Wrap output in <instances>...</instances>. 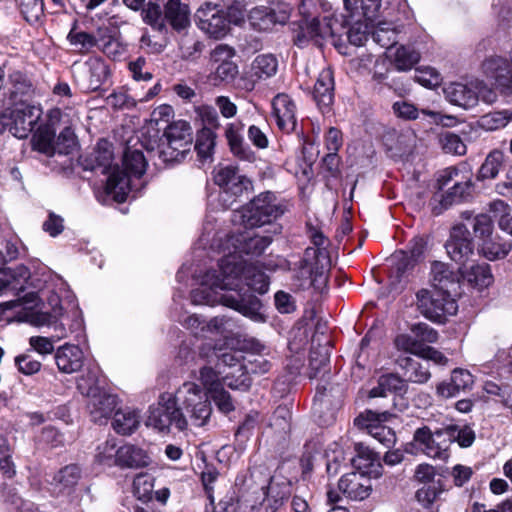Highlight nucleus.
<instances>
[{
	"label": "nucleus",
	"mask_w": 512,
	"mask_h": 512,
	"mask_svg": "<svg viewBox=\"0 0 512 512\" xmlns=\"http://www.w3.org/2000/svg\"><path fill=\"white\" fill-rule=\"evenodd\" d=\"M218 266L219 270H208L202 277L201 286L192 290V303L211 306L221 303L244 316L255 318L260 301L253 295L241 294L237 290L244 281L251 290L266 293L269 289L266 274L256 265L242 264L231 255L223 257Z\"/></svg>",
	"instance_id": "obj_1"
},
{
	"label": "nucleus",
	"mask_w": 512,
	"mask_h": 512,
	"mask_svg": "<svg viewBox=\"0 0 512 512\" xmlns=\"http://www.w3.org/2000/svg\"><path fill=\"white\" fill-rule=\"evenodd\" d=\"M183 410L194 426L202 427L210 419L211 403L194 382L183 383L175 394L162 393L157 405L150 407L145 424L160 432H168L171 426L184 431L188 428V419Z\"/></svg>",
	"instance_id": "obj_2"
},
{
	"label": "nucleus",
	"mask_w": 512,
	"mask_h": 512,
	"mask_svg": "<svg viewBox=\"0 0 512 512\" xmlns=\"http://www.w3.org/2000/svg\"><path fill=\"white\" fill-rule=\"evenodd\" d=\"M288 210V202L271 191H265L232 214L234 224L254 228L271 224Z\"/></svg>",
	"instance_id": "obj_3"
},
{
	"label": "nucleus",
	"mask_w": 512,
	"mask_h": 512,
	"mask_svg": "<svg viewBox=\"0 0 512 512\" xmlns=\"http://www.w3.org/2000/svg\"><path fill=\"white\" fill-rule=\"evenodd\" d=\"M123 165L125 171L118 167L110 172L107 183L106 193L119 203L126 200L131 189V177H141L146 170L147 160L142 151L127 148L123 156Z\"/></svg>",
	"instance_id": "obj_4"
},
{
	"label": "nucleus",
	"mask_w": 512,
	"mask_h": 512,
	"mask_svg": "<svg viewBox=\"0 0 512 512\" xmlns=\"http://www.w3.org/2000/svg\"><path fill=\"white\" fill-rule=\"evenodd\" d=\"M41 117V109L26 100L11 104L0 115V133L8 131L14 137L25 139Z\"/></svg>",
	"instance_id": "obj_5"
},
{
	"label": "nucleus",
	"mask_w": 512,
	"mask_h": 512,
	"mask_svg": "<svg viewBox=\"0 0 512 512\" xmlns=\"http://www.w3.org/2000/svg\"><path fill=\"white\" fill-rule=\"evenodd\" d=\"M228 15L229 18L217 5L206 2L197 10L195 17L203 32L212 38L221 39L228 34L231 23L238 25L244 19L242 9L238 7H229Z\"/></svg>",
	"instance_id": "obj_6"
},
{
	"label": "nucleus",
	"mask_w": 512,
	"mask_h": 512,
	"mask_svg": "<svg viewBox=\"0 0 512 512\" xmlns=\"http://www.w3.org/2000/svg\"><path fill=\"white\" fill-rule=\"evenodd\" d=\"M214 183L221 189L220 201L225 209L232 208L244 194L253 190L251 180L237 166H220L214 170Z\"/></svg>",
	"instance_id": "obj_7"
},
{
	"label": "nucleus",
	"mask_w": 512,
	"mask_h": 512,
	"mask_svg": "<svg viewBox=\"0 0 512 512\" xmlns=\"http://www.w3.org/2000/svg\"><path fill=\"white\" fill-rule=\"evenodd\" d=\"M417 307L421 314L434 322H444L447 316L456 314L458 305L448 290L422 289L417 292Z\"/></svg>",
	"instance_id": "obj_8"
},
{
	"label": "nucleus",
	"mask_w": 512,
	"mask_h": 512,
	"mask_svg": "<svg viewBox=\"0 0 512 512\" xmlns=\"http://www.w3.org/2000/svg\"><path fill=\"white\" fill-rule=\"evenodd\" d=\"M164 136L167 144L159 152L164 162H179L192 145V129L190 124L184 120L172 122L165 129Z\"/></svg>",
	"instance_id": "obj_9"
},
{
	"label": "nucleus",
	"mask_w": 512,
	"mask_h": 512,
	"mask_svg": "<svg viewBox=\"0 0 512 512\" xmlns=\"http://www.w3.org/2000/svg\"><path fill=\"white\" fill-rule=\"evenodd\" d=\"M332 24L333 20L328 17L313 18L312 20L305 19L293 23V43L298 47H304L309 42H314L320 46L323 41L331 38L336 46Z\"/></svg>",
	"instance_id": "obj_10"
},
{
	"label": "nucleus",
	"mask_w": 512,
	"mask_h": 512,
	"mask_svg": "<svg viewBox=\"0 0 512 512\" xmlns=\"http://www.w3.org/2000/svg\"><path fill=\"white\" fill-rule=\"evenodd\" d=\"M448 435L446 426L434 431L428 426H423L415 430L413 440L428 457L445 460L449 457L451 445Z\"/></svg>",
	"instance_id": "obj_11"
},
{
	"label": "nucleus",
	"mask_w": 512,
	"mask_h": 512,
	"mask_svg": "<svg viewBox=\"0 0 512 512\" xmlns=\"http://www.w3.org/2000/svg\"><path fill=\"white\" fill-rule=\"evenodd\" d=\"M77 388L81 394L89 398L88 409L92 421L95 423L106 422L113 414L117 406V397L105 392H101L98 386H86V380L77 382Z\"/></svg>",
	"instance_id": "obj_12"
},
{
	"label": "nucleus",
	"mask_w": 512,
	"mask_h": 512,
	"mask_svg": "<svg viewBox=\"0 0 512 512\" xmlns=\"http://www.w3.org/2000/svg\"><path fill=\"white\" fill-rule=\"evenodd\" d=\"M331 266L330 257L315 259L313 267L310 269L302 268L294 279V286L298 290H307L313 288L318 293H323L327 289L328 274Z\"/></svg>",
	"instance_id": "obj_13"
},
{
	"label": "nucleus",
	"mask_w": 512,
	"mask_h": 512,
	"mask_svg": "<svg viewBox=\"0 0 512 512\" xmlns=\"http://www.w3.org/2000/svg\"><path fill=\"white\" fill-rule=\"evenodd\" d=\"M278 60L273 54H260L254 58L250 70L240 77V87L252 91L257 83L266 81L276 75Z\"/></svg>",
	"instance_id": "obj_14"
},
{
	"label": "nucleus",
	"mask_w": 512,
	"mask_h": 512,
	"mask_svg": "<svg viewBox=\"0 0 512 512\" xmlns=\"http://www.w3.org/2000/svg\"><path fill=\"white\" fill-rule=\"evenodd\" d=\"M392 416L393 414L389 411L373 410H367L360 416L368 434L388 449L395 445L397 438L395 431L383 423L389 421Z\"/></svg>",
	"instance_id": "obj_15"
},
{
	"label": "nucleus",
	"mask_w": 512,
	"mask_h": 512,
	"mask_svg": "<svg viewBox=\"0 0 512 512\" xmlns=\"http://www.w3.org/2000/svg\"><path fill=\"white\" fill-rule=\"evenodd\" d=\"M272 243L270 236H261L252 233H238L229 235L226 244L232 247L233 252L229 251L228 255L240 257L241 255L260 256L266 248Z\"/></svg>",
	"instance_id": "obj_16"
},
{
	"label": "nucleus",
	"mask_w": 512,
	"mask_h": 512,
	"mask_svg": "<svg viewBox=\"0 0 512 512\" xmlns=\"http://www.w3.org/2000/svg\"><path fill=\"white\" fill-rule=\"evenodd\" d=\"M481 67L486 77L493 79L502 93H512V51L509 62L501 56L492 55L483 61Z\"/></svg>",
	"instance_id": "obj_17"
},
{
	"label": "nucleus",
	"mask_w": 512,
	"mask_h": 512,
	"mask_svg": "<svg viewBox=\"0 0 512 512\" xmlns=\"http://www.w3.org/2000/svg\"><path fill=\"white\" fill-rule=\"evenodd\" d=\"M473 247L469 229L464 224L455 225L445 245L449 257L465 266L466 261L473 255Z\"/></svg>",
	"instance_id": "obj_18"
},
{
	"label": "nucleus",
	"mask_w": 512,
	"mask_h": 512,
	"mask_svg": "<svg viewBox=\"0 0 512 512\" xmlns=\"http://www.w3.org/2000/svg\"><path fill=\"white\" fill-rule=\"evenodd\" d=\"M250 26L257 31H270L276 25H284L290 18V12L286 8L274 9L266 6L252 8L248 13Z\"/></svg>",
	"instance_id": "obj_19"
},
{
	"label": "nucleus",
	"mask_w": 512,
	"mask_h": 512,
	"mask_svg": "<svg viewBox=\"0 0 512 512\" xmlns=\"http://www.w3.org/2000/svg\"><path fill=\"white\" fill-rule=\"evenodd\" d=\"M6 261L3 252L0 250V294L11 292L18 295L25 290L26 283L31 275L30 270L25 265L3 269Z\"/></svg>",
	"instance_id": "obj_20"
},
{
	"label": "nucleus",
	"mask_w": 512,
	"mask_h": 512,
	"mask_svg": "<svg viewBox=\"0 0 512 512\" xmlns=\"http://www.w3.org/2000/svg\"><path fill=\"white\" fill-rule=\"evenodd\" d=\"M270 369L271 362L263 355H251L243 362V365H240L241 374L234 381L230 380V376L227 374L224 377V382L232 389H247L251 384L248 374H264Z\"/></svg>",
	"instance_id": "obj_21"
},
{
	"label": "nucleus",
	"mask_w": 512,
	"mask_h": 512,
	"mask_svg": "<svg viewBox=\"0 0 512 512\" xmlns=\"http://www.w3.org/2000/svg\"><path fill=\"white\" fill-rule=\"evenodd\" d=\"M243 130L244 124L241 121L228 123L225 128V138L234 157L252 163L256 160V153L245 142Z\"/></svg>",
	"instance_id": "obj_22"
},
{
	"label": "nucleus",
	"mask_w": 512,
	"mask_h": 512,
	"mask_svg": "<svg viewBox=\"0 0 512 512\" xmlns=\"http://www.w3.org/2000/svg\"><path fill=\"white\" fill-rule=\"evenodd\" d=\"M272 106L278 128L285 133L294 131L297 125L296 105L291 97L285 93L277 94Z\"/></svg>",
	"instance_id": "obj_23"
},
{
	"label": "nucleus",
	"mask_w": 512,
	"mask_h": 512,
	"mask_svg": "<svg viewBox=\"0 0 512 512\" xmlns=\"http://www.w3.org/2000/svg\"><path fill=\"white\" fill-rule=\"evenodd\" d=\"M339 492L351 500H364L372 491L370 480L358 473H347L338 482Z\"/></svg>",
	"instance_id": "obj_24"
},
{
	"label": "nucleus",
	"mask_w": 512,
	"mask_h": 512,
	"mask_svg": "<svg viewBox=\"0 0 512 512\" xmlns=\"http://www.w3.org/2000/svg\"><path fill=\"white\" fill-rule=\"evenodd\" d=\"M152 463L149 452L140 446L126 443L119 446L118 467L121 469H141Z\"/></svg>",
	"instance_id": "obj_25"
},
{
	"label": "nucleus",
	"mask_w": 512,
	"mask_h": 512,
	"mask_svg": "<svg viewBox=\"0 0 512 512\" xmlns=\"http://www.w3.org/2000/svg\"><path fill=\"white\" fill-rule=\"evenodd\" d=\"M478 87L463 83H450L444 88L446 99L453 105L463 109H470L477 105L479 95Z\"/></svg>",
	"instance_id": "obj_26"
},
{
	"label": "nucleus",
	"mask_w": 512,
	"mask_h": 512,
	"mask_svg": "<svg viewBox=\"0 0 512 512\" xmlns=\"http://www.w3.org/2000/svg\"><path fill=\"white\" fill-rule=\"evenodd\" d=\"M55 362L59 371L71 374L79 371L84 363V353L78 345L64 344L55 353Z\"/></svg>",
	"instance_id": "obj_27"
},
{
	"label": "nucleus",
	"mask_w": 512,
	"mask_h": 512,
	"mask_svg": "<svg viewBox=\"0 0 512 512\" xmlns=\"http://www.w3.org/2000/svg\"><path fill=\"white\" fill-rule=\"evenodd\" d=\"M51 328L54 332L52 336L55 341L68 337H73L78 341L84 336V326L81 319L78 317H71L65 313H60L55 316Z\"/></svg>",
	"instance_id": "obj_28"
},
{
	"label": "nucleus",
	"mask_w": 512,
	"mask_h": 512,
	"mask_svg": "<svg viewBox=\"0 0 512 512\" xmlns=\"http://www.w3.org/2000/svg\"><path fill=\"white\" fill-rule=\"evenodd\" d=\"M98 41V49L113 60L121 58L126 52L125 45L118 37L117 29L109 25L99 26Z\"/></svg>",
	"instance_id": "obj_29"
},
{
	"label": "nucleus",
	"mask_w": 512,
	"mask_h": 512,
	"mask_svg": "<svg viewBox=\"0 0 512 512\" xmlns=\"http://www.w3.org/2000/svg\"><path fill=\"white\" fill-rule=\"evenodd\" d=\"M32 93V83L23 72L13 71L9 74L5 95L8 96L11 104L21 100L28 101Z\"/></svg>",
	"instance_id": "obj_30"
},
{
	"label": "nucleus",
	"mask_w": 512,
	"mask_h": 512,
	"mask_svg": "<svg viewBox=\"0 0 512 512\" xmlns=\"http://www.w3.org/2000/svg\"><path fill=\"white\" fill-rule=\"evenodd\" d=\"M313 98L320 107H329L334 99V76L330 68L323 69L314 85Z\"/></svg>",
	"instance_id": "obj_31"
},
{
	"label": "nucleus",
	"mask_w": 512,
	"mask_h": 512,
	"mask_svg": "<svg viewBox=\"0 0 512 512\" xmlns=\"http://www.w3.org/2000/svg\"><path fill=\"white\" fill-rule=\"evenodd\" d=\"M396 363L403 370L406 382L424 384L431 378L429 365L421 363L410 356H399Z\"/></svg>",
	"instance_id": "obj_32"
},
{
	"label": "nucleus",
	"mask_w": 512,
	"mask_h": 512,
	"mask_svg": "<svg viewBox=\"0 0 512 512\" xmlns=\"http://www.w3.org/2000/svg\"><path fill=\"white\" fill-rule=\"evenodd\" d=\"M81 468L76 464H70L61 468L53 477V485L58 493L70 494L81 479Z\"/></svg>",
	"instance_id": "obj_33"
},
{
	"label": "nucleus",
	"mask_w": 512,
	"mask_h": 512,
	"mask_svg": "<svg viewBox=\"0 0 512 512\" xmlns=\"http://www.w3.org/2000/svg\"><path fill=\"white\" fill-rule=\"evenodd\" d=\"M354 449L356 452L352 459L354 466L363 470L364 473L378 474V469L381 468L379 455L362 443H355Z\"/></svg>",
	"instance_id": "obj_34"
},
{
	"label": "nucleus",
	"mask_w": 512,
	"mask_h": 512,
	"mask_svg": "<svg viewBox=\"0 0 512 512\" xmlns=\"http://www.w3.org/2000/svg\"><path fill=\"white\" fill-rule=\"evenodd\" d=\"M99 27L94 33L87 31L78 30L76 24L71 28L67 35V40L70 45L77 48L81 54H88L93 51L94 48L98 49L99 44Z\"/></svg>",
	"instance_id": "obj_35"
},
{
	"label": "nucleus",
	"mask_w": 512,
	"mask_h": 512,
	"mask_svg": "<svg viewBox=\"0 0 512 512\" xmlns=\"http://www.w3.org/2000/svg\"><path fill=\"white\" fill-rule=\"evenodd\" d=\"M165 19L175 30L185 29L190 23V11L180 0H169L165 5Z\"/></svg>",
	"instance_id": "obj_36"
},
{
	"label": "nucleus",
	"mask_w": 512,
	"mask_h": 512,
	"mask_svg": "<svg viewBox=\"0 0 512 512\" xmlns=\"http://www.w3.org/2000/svg\"><path fill=\"white\" fill-rule=\"evenodd\" d=\"M139 424L140 416L136 410L123 408L114 413L112 427L118 434L131 435Z\"/></svg>",
	"instance_id": "obj_37"
},
{
	"label": "nucleus",
	"mask_w": 512,
	"mask_h": 512,
	"mask_svg": "<svg viewBox=\"0 0 512 512\" xmlns=\"http://www.w3.org/2000/svg\"><path fill=\"white\" fill-rule=\"evenodd\" d=\"M472 188V179L470 175L461 177V180L455 182L445 194H441L440 203L447 208L455 203L462 202L470 196Z\"/></svg>",
	"instance_id": "obj_38"
},
{
	"label": "nucleus",
	"mask_w": 512,
	"mask_h": 512,
	"mask_svg": "<svg viewBox=\"0 0 512 512\" xmlns=\"http://www.w3.org/2000/svg\"><path fill=\"white\" fill-rule=\"evenodd\" d=\"M504 158L505 155L501 150L493 149L490 151L477 172V180L495 179L503 167Z\"/></svg>",
	"instance_id": "obj_39"
},
{
	"label": "nucleus",
	"mask_w": 512,
	"mask_h": 512,
	"mask_svg": "<svg viewBox=\"0 0 512 512\" xmlns=\"http://www.w3.org/2000/svg\"><path fill=\"white\" fill-rule=\"evenodd\" d=\"M55 130L49 125L40 126L31 139L33 150H36L46 156L55 154Z\"/></svg>",
	"instance_id": "obj_40"
},
{
	"label": "nucleus",
	"mask_w": 512,
	"mask_h": 512,
	"mask_svg": "<svg viewBox=\"0 0 512 512\" xmlns=\"http://www.w3.org/2000/svg\"><path fill=\"white\" fill-rule=\"evenodd\" d=\"M306 228L311 242L316 247V249L307 248L305 251L306 256L310 257L313 254L315 259H322L324 254L325 257H329L327 247L329 246L330 242L329 239L324 235L322 229L311 222H307Z\"/></svg>",
	"instance_id": "obj_41"
},
{
	"label": "nucleus",
	"mask_w": 512,
	"mask_h": 512,
	"mask_svg": "<svg viewBox=\"0 0 512 512\" xmlns=\"http://www.w3.org/2000/svg\"><path fill=\"white\" fill-rule=\"evenodd\" d=\"M431 282L435 289L447 290L450 285L456 283V275L450 267L440 261L431 264Z\"/></svg>",
	"instance_id": "obj_42"
},
{
	"label": "nucleus",
	"mask_w": 512,
	"mask_h": 512,
	"mask_svg": "<svg viewBox=\"0 0 512 512\" xmlns=\"http://www.w3.org/2000/svg\"><path fill=\"white\" fill-rule=\"evenodd\" d=\"M119 446L115 439H107L96 448L95 462L105 467H118Z\"/></svg>",
	"instance_id": "obj_43"
},
{
	"label": "nucleus",
	"mask_w": 512,
	"mask_h": 512,
	"mask_svg": "<svg viewBox=\"0 0 512 512\" xmlns=\"http://www.w3.org/2000/svg\"><path fill=\"white\" fill-rule=\"evenodd\" d=\"M329 365V354L326 347L311 348L309 355L310 379L318 378L322 373H326Z\"/></svg>",
	"instance_id": "obj_44"
},
{
	"label": "nucleus",
	"mask_w": 512,
	"mask_h": 512,
	"mask_svg": "<svg viewBox=\"0 0 512 512\" xmlns=\"http://www.w3.org/2000/svg\"><path fill=\"white\" fill-rule=\"evenodd\" d=\"M133 493L140 502H151L154 495V477L148 473L137 474L133 480Z\"/></svg>",
	"instance_id": "obj_45"
},
{
	"label": "nucleus",
	"mask_w": 512,
	"mask_h": 512,
	"mask_svg": "<svg viewBox=\"0 0 512 512\" xmlns=\"http://www.w3.org/2000/svg\"><path fill=\"white\" fill-rule=\"evenodd\" d=\"M463 273L469 283L479 288L488 287L493 281L490 266L487 263L471 265L469 268L465 267Z\"/></svg>",
	"instance_id": "obj_46"
},
{
	"label": "nucleus",
	"mask_w": 512,
	"mask_h": 512,
	"mask_svg": "<svg viewBox=\"0 0 512 512\" xmlns=\"http://www.w3.org/2000/svg\"><path fill=\"white\" fill-rule=\"evenodd\" d=\"M420 60V54L415 49L400 46L393 54V64L398 71L411 70Z\"/></svg>",
	"instance_id": "obj_47"
},
{
	"label": "nucleus",
	"mask_w": 512,
	"mask_h": 512,
	"mask_svg": "<svg viewBox=\"0 0 512 512\" xmlns=\"http://www.w3.org/2000/svg\"><path fill=\"white\" fill-rule=\"evenodd\" d=\"M512 120V113L508 111H494L481 116L478 126L485 131H495L504 128Z\"/></svg>",
	"instance_id": "obj_48"
},
{
	"label": "nucleus",
	"mask_w": 512,
	"mask_h": 512,
	"mask_svg": "<svg viewBox=\"0 0 512 512\" xmlns=\"http://www.w3.org/2000/svg\"><path fill=\"white\" fill-rule=\"evenodd\" d=\"M216 134L211 128L203 127L197 133L195 150L201 159L209 158L215 147Z\"/></svg>",
	"instance_id": "obj_49"
},
{
	"label": "nucleus",
	"mask_w": 512,
	"mask_h": 512,
	"mask_svg": "<svg viewBox=\"0 0 512 512\" xmlns=\"http://www.w3.org/2000/svg\"><path fill=\"white\" fill-rule=\"evenodd\" d=\"M512 243L509 241H496L487 239L482 243L483 255L489 260L505 258L511 251Z\"/></svg>",
	"instance_id": "obj_50"
},
{
	"label": "nucleus",
	"mask_w": 512,
	"mask_h": 512,
	"mask_svg": "<svg viewBox=\"0 0 512 512\" xmlns=\"http://www.w3.org/2000/svg\"><path fill=\"white\" fill-rule=\"evenodd\" d=\"M394 345L398 351L409 353L417 357H420L425 347V345H422L418 341V338H416L412 333H402L397 335L394 339Z\"/></svg>",
	"instance_id": "obj_51"
},
{
	"label": "nucleus",
	"mask_w": 512,
	"mask_h": 512,
	"mask_svg": "<svg viewBox=\"0 0 512 512\" xmlns=\"http://www.w3.org/2000/svg\"><path fill=\"white\" fill-rule=\"evenodd\" d=\"M238 74V66L233 60L220 63L210 75V80L214 85L222 82L232 81Z\"/></svg>",
	"instance_id": "obj_52"
},
{
	"label": "nucleus",
	"mask_w": 512,
	"mask_h": 512,
	"mask_svg": "<svg viewBox=\"0 0 512 512\" xmlns=\"http://www.w3.org/2000/svg\"><path fill=\"white\" fill-rule=\"evenodd\" d=\"M443 491L444 487L439 479L437 482L424 485L422 488L418 489L415 497L419 503L428 507L438 499Z\"/></svg>",
	"instance_id": "obj_53"
},
{
	"label": "nucleus",
	"mask_w": 512,
	"mask_h": 512,
	"mask_svg": "<svg viewBox=\"0 0 512 512\" xmlns=\"http://www.w3.org/2000/svg\"><path fill=\"white\" fill-rule=\"evenodd\" d=\"M143 9V19L157 31L165 29V15H162L161 7L158 4L147 3Z\"/></svg>",
	"instance_id": "obj_54"
},
{
	"label": "nucleus",
	"mask_w": 512,
	"mask_h": 512,
	"mask_svg": "<svg viewBox=\"0 0 512 512\" xmlns=\"http://www.w3.org/2000/svg\"><path fill=\"white\" fill-rule=\"evenodd\" d=\"M76 144V136L73 129L65 127L55 140V153L68 155L74 150Z\"/></svg>",
	"instance_id": "obj_55"
},
{
	"label": "nucleus",
	"mask_w": 512,
	"mask_h": 512,
	"mask_svg": "<svg viewBox=\"0 0 512 512\" xmlns=\"http://www.w3.org/2000/svg\"><path fill=\"white\" fill-rule=\"evenodd\" d=\"M451 444L457 441L461 447H469L475 440V433L468 427L459 428L457 425H446Z\"/></svg>",
	"instance_id": "obj_56"
},
{
	"label": "nucleus",
	"mask_w": 512,
	"mask_h": 512,
	"mask_svg": "<svg viewBox=\"0 0 512 512\" xmlns=\"http://www.w3.org/2000/svg\"><path fill=\"white\" fill-rule=\"evenodd\" d=\"M199 380L201 381L206 391H204L201 387L200 389L203 393L206 394L208 399L209 394L222 387L218 373L211 367L204 366L200 369Z\"/></svg>",
	"instance_id": "obj_57"
},
{
	"label": "nucleus",
	"mask_w": 512,
	"mask_h": 512,
	"mask_svg": "<svg viewBox=\"0 0 512 512\" xmlns=\"http://www.w3.org/2000/svg\"><path fill=\"white\" fill-rule=\"evenodd\" d=\"M21 12L29 23L37 22L44 13L43 0H21Z\"/></svg>",
	"instance_id": "obj_58"
},
{
	"label": "nucleus",
	"mask_w": 512,
	"mask_h": 512,
	"mask_svg": "<svg viewBox=\"0 0 512 512\" xmlns=\"http://www.w3.org/2000/svg\"><path fill=\"white\" fill-rule=\"evenodd\" d=\"M12 453L13 449L7 437L0 435V469L9 477L15 474Z\"/></svg>",
	"instance_id": "obj_59"
},
{
	"label": "nucleus",
	"mask_w": 512,
	"mask_h": 512,
	"mask_svg": "<svg viewBox=\"0 0 512 512\" xmlns=\"http://www.w3.org/2000/svg\"><path fill=\"white\" fill-rule=\"evenodd\" d=\"M410 331L412 334L416 336V338H418V341L422 345L436 343L439 338L438 332L434 328L423 322L413 324L410 327Z\"/></svg>",
	"instance_id": "obj_60"
},
{
	"label": "nucleus",
	"mask_w": 512,
	"mask_h": 512,
	"mask_svg": "<svg viewBox=\"0 0 512 512\" xmlns=\"http://www.w3.org/2000/svg\"><path fill=\"white\" fill-rule=\"evenodd\" d=\"M442 148L446 153L454 155H464L467 147L462 139L454 133L447 132L441 138Z\"/></svg>",
	"instance_id": "obj_61"
},
{
	"label": "nucleus",
	"mask_w": 512,
	"mask_h": 512,
	"mask_svg": "<svg viewBox=\"0 0 512 512\" xmlns=\"http://www.w3.org/2000/svg\"><path fill=\"white\" fill-rule=\"evenodd\" d=\"M380 389H386L389 393H402L407 390L406 380L394 373L381 375Z\"/></svg>",
	"instance_id": "obj_62"
},
{
	"label": "nucleus",
	"mask_w": 512,
	"mask_h": 512,
	"mask_svg": "<svg viewBox=\"0 0 512 512\" xmlns=\"http://www.w3.org/2000/svg\"><path fill=\"white\" fill-rule=\"evenodd\" d=\"M195 117L200 120L202 124L208 128L219 127V117L216 110L210 105H198L194 107Z\"/></svg>",
	"instance_id": "obj_63"
},
{
	"label": "nucleus",
	"mask_w": 512,
	"mask_h": 512,
	"mask_svg": "<svg viewBox=\"0 0 512 512\" xmlns=\"http://www.w3.org/2000/svg\"><path fill=\"white\" fill-rule=\"evenodd\" d=\"M473 230L477 237L487 240L493 231V221L487 214H479L473 218Z\"/></svg>",
	"instance_id": "obj_64"
}]
</instances>
